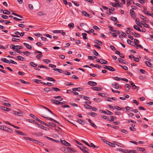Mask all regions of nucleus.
I'll list each match as a JSON object with an SVG mask.
<instances>
[{
  "instance_id": "1",
  "label": "nucleus",
  "mask_w": 153,
  "mask_h": 153,
  "mask_svg": "<svg viewBox=\"0 0 153 153\" xmlns=\"http://www.w3.org/2000/svg\"><path fill=\"white\" fill-rule=\"evenodd\" d=\"M20 112L18 111H13V114L15 115H16L19 116H23L24 112L23 111L19 110Z\"/></svg>"
},
{
  "instance_id": "2",
  "label": "nucleus",
  "mask_w": 153,
  "mask_h": 153,
  "mask_svg": "<svg viewBox=\"0 0 153 153\" xmlns=\"http://www.w3.org/2000/svg\"><path fill=\"white\" fill-rule=\"evenodd\" d=\"M19 47V49H21L22 48V47L19 45L15 46L14 45H10V48L13 50H18V47Z\"/></svg>"
},
{
  "instance_id": "3",
  "label": "nucleus",
  "mask_w": 153,
  "mask_h": 153,
  "mask_svg": "<svg viewBox=\"0 0 153 153\" xmlns=\"http://www.w3.org/2000/svg\"><path fill=\"white\" fill-rule=\"evenodd\" d=\"M103 141L104 142H106V143L107 144H108L111 147H115V144H114L113 143H111L108 142V141H107V140H103Z\"/></svg>"
},
{
  "instance_id": "4",
  "label": "nucleus",
  "mask_w": 153,
  "mask_h": 153,
  "mask_svg": "<svg viewBox=\"0 0 153 153\" xmlns=\"http://www.w3.org/2000/svg\"><path fill=\"white\" fill-rule=\"evenodd\" d=\"M130 13L131 17L133 18H135L136 17L135 13L133 10L131 9L130 10Z\"/></svg>"
},
{
  "instance_id": "5",
  "label": "nucleus",
  "mask_w": 153,
  "mask_h": 153,
  "mask_svg": "<svg viewBox=\"0 0 153 153\" xmlns=\"http://www.w3.org/2000/svg\"><path fill=\"white\" fill-rule=\"evenodd\" d=\"M112 86L113 87L117 89H118L120 88L119 85L116 82L113 83L112 84Z\"/></svg>"
},
{
  "instance_id": "6",
  "label": "nucleus",
  "mask_w": 153,
  "mask_h": 153,
  "mask_svg": "<svg viewBox=\"0 0 153 153\" xmlns=\"http://www.w3.org/2000/svg\"><path fill=\"white\" fill-rule=\"evenodd\" d=\"M61 143L63 144H64L66 146H70L71 145L69 143L67 142L66 141H65V140H61Z\"/></svg>"
},
{
  "instance_id": "7",
  "label": "nucleus",
  "mask_w": 153,
  "mask_h": 153,
  "mask_svg": "<svg viewBox=\"0 0 153 153\" xmlns=\"http://www.w3.org/2000/svg\"><path fill=\"white\" fill-rule=\"evenodd\" d=\"M88 84L92 86H96L97 84V83L96 82L91 81H89L88 82Z\"/></svg>"
},
{
  "instance_id": "8",
  "label": "nucleus",
  "mask_w": 153,
  "mask_h": 153,
  "mask_svg": "<svg viewBox=\"0 0 153 153\" xmlns=\"http://www.w3.org/2000/svg\"><path fill=\"white\" fill-rule=\"evenodd\" d=\"M0 108L4 111H9L11 110L10 108H8L4 106H0Z\"/></svg>"
},
{
  "instance_id": "9",
  "label": "nucleus",
  "mask_w": 153,
  "mask_h": 153,
  "mask_svg": "<svg viewBox=\"0 0 153 153\" xmlns=\"http://www.w3.org/2000/svg\"><path fill=\"white\" fill-rule=\"evenodd\" d=\"M30 117H32V118L38 121L40 123L41 122V120L38 119L37 117H36L33 114H30Z\"/></svg>"
},
{
  "instance_id": "10",
  "label": "nucleus",
  "mask_w": 153,
  "mask_h": 153,
  "mask_svg": "<svg viewBox=\"0 0 153 153\" xmlns=\"http://www.w3.org/2000/svg\"><path fill=\"white\" fill-rule=\"evenodd\" d=\"M15 132L17 134L19 135L24 136L26 135V134H25L23 133V132L20 131L15 130Z\"/></svg>"
},
{
  "instance_id": "11",
  "label": "nucleus",
  "mask_w": 153,
  "mask_h": 153,
  "mask_svg": "<svg viewBox=\"0 0 153 153\" xmlns=\"http://www.w3.org/2000/svg\"><path fill=\"white\" fill-rule=\"evenodd\" d=\"M51 101L53 103L56 105H60V102H59L57 100H51Z\"/></svg>"
},
{
  "instance_id": "12",
  "label": "nucleus",
  "mask_w": 153,
  "mask_h": 153,
  "mask_svg": "<svg viewBox=\"0 0 153 153\" xmlns=\"http://www.w3.org/2000/svg\"><path fill=\"white\" fill-rule=\"evenodd\" d=\"M87 120L89 121V122L90 123V125L92 126L93 127L95 128H96L97 127V126H96L94 124L92 123V121L89 119H87Z\"/></svg>"
},
{
  "instance_id": "13",
  "label": "nucleus",
  "mask_w": 153,
  "mask_h": 153,
  "mask_svg": "<svg viewBox=\"0 0 153 153\" xmlns=\"http://www.w3.org/2000/svg\"><path fill=\"white\" fill-rule=\"evenodd\" d=\"M27 140L29 141H31L37 144V143H38V141L36 140L31 138L30 137H28L27 138Z\"/></svg>"
},
{
  "instance_id": "14",
  "label": "nucleus",
  "mask_w": 153,
  "mask_h": 153,
  "mask_svg": "<svg viewBox=\"0 0 153 153\" xmlns=\"http://www.w3.org/2000/svg\"><path fill=\"white\" fill-rule=\"evenodd\" d=\"M131 34H132V35L136 37H140L141 36L139 34L135 32L132 33Z\"/></svg>"
},
{
  "instance_id": "15",
  "label": "nucleus",
  "mask_w": 153,
  "mask_h": 153,
  "mask_svg": "<svg viewBox=\"0 0 153 153\" xmlns=\"http://www.w3.org/2000/svg\"><path fill=\"white\" fill-rule=\"evenodd\" d=\"M73 91H80L83 90V89L80 87L77 88H74L72 89Z\"/></svg>"
},
{
  "instance_id": "16",
  "label": "nucleus",
  "mask_w": 153,
  "mask_h": 153,
  "mask_svg": "<svg viewBox=\"0 0 153 153\" xmlns=\"http://www.w3.org/2000/svg\"><path fill=\"white\" fill-rule=\"evenodd\" d=\"M111 19L115 22L116 23L119 22L118 20L117 19V18L111 16Z\"/></svg>"
},
{
  "instance_id": "17",
  "label": "nucleus",
  "mask_w": 153,
  "mask_h": 153,
  "mask_svg": "<svg viewBox=\"0 0 153 153\" xmlns=\"http://www.w3.org/2000/svg\"><path fill=\"white\" fill-rule=\"evenodd\" d=\"M23 44L28 49H31L32 48V47L30 45L27 43H24Z\"/></svg>"
},
{
  "instance_id": "18",
  "label": "nucleus",
  "mask_w": 153,
  "mask_h": 153,
  "mask_svg": "<svg viewBox=\"0 0 153 153\" xmlns=\"http://www.w3.org/2000/svg\"><path fill=\"white\" fill-rule=\"evenodd\" d=\"M45 137H46V138L48 139V140H52V141H54V142H57V143H58V142H59V141H58V140H56L55 139H53L52 138H51V137H48V136H45Z\"/></svg>"
},
{
  "instance_id": "19",
  "label": "nucleus",
  "mask_w": 153,
  "mask_h": 153,
  "mask_svg": "<svg viewBox=\"0 0 153 153\" xmlns=\"http://www.w3.org/2000/svg\"><path fill=\"white\" fill-rule=\"evenodd\" d=\"M91 88L97 91H99L102 90V89L100 88L96 87H92Z\"/></svg>"
},
{
  "instance_id": "20",
  "label": "nucleus",
  "mask_w": 153,
  "mask_h": 153,
  "mask_svg": "<svg viewBox=\"0 0 153 153\" xmlns=\"http://www.w3.org/2000/svg\"><path fill=\"white\" fill-rule=\"evenodd\" d=\"M43 117L45 118H49V119H48V120H50L51 121H53L54 122H55L56 123L59 124V122L57 121L56 120H55L54 119L52 118L48 117Z\"/></svg>"
},
{
  "instance_id": "21",
  "label": "nucleus",
  "mask_w": 153,
  "mask_h": 153,
  "mask_svg": "<svg viewBox=\"0 0 153 153\" xmlns=\"http://www.w3.org/2000/svg\"><path fill=\"white\" fill-rule=\"evenodd\" d=\"M82 14L85 16H88L90 18L91 17L90 16V15H89L88 13L86 11H83L82 12Z\"/></svg>"
},
{
  "instance_id": "22",
  "label": "nucleus",
  "mask_w": 153,
  "mask_h": 153,
  "mask_svg": "<svg viewBox=\"0 0 153 153\" xmlns=\"http://www.w3.org/2000/svg\"><path fill=\"white\" fill-rule=\"evenodd\" d=\"M77 122L80 124L84 125L85 124V122L82 120L78 119Z\"/></svg>"
},
{
  "instance_id": "23",
  "label": "nucleus",
  "mask_w": 153,
  "mask_h": 153,
  "mask_svg": "<svg viewBox=\"0 0 153 153\" xmlns=\"http://www.w3.org/2000/svg\"><path fill=\"white\" fill-rule=\"evenodd\" d=\"M101 62H100V63L101 64H107L108 63L107 62L102 59H101Z\"/></svg>"
},
{
  "instance_id": "24",
  "label": "nucleus",
  "mask_w": 153,
  "mask_h": 153,
  "mask_svg": "<svg viewBox=\"0 0 153 153\" xmlns=\"http://www.w3.org/2000/svg\"><path fill=\"white\" fill-rule=\"evenodd\" d=\"M46 79L48 80L53 82H55L56 81V80L54 79L51 77H47L46 78Z\"/></svg>"
},
{
  "instance_id": "25",
  "label": "nucleus",
  "mask_w": 153,
  "mask_h": 153,
  "mask_svg": "<svg viewBox=\"0 0 153 153\" xmlns=\"http://www.w3.org/2000/svg\"><path fill=\"white\" fill-rule=\"evenodd\" d=\"M1 61L6 62L7 63H9L10 64L9 61L6 58H2L1 59Z\"/></svg>"
},
{
  "instance_id": "26",
  "label": "nucleus",
  "mask_w": 153,
  "mask_h": 153,
  "mask_svg": "<svg viewBox=\"0 0 153 153\" xmlns=\"http://www.w3.org/2000/svg\"><path fill=\"white\" fill-rule=\"evenodd\" d=\"M7 128V127L3 126H0V129L3 130L4 131H6V129Z\"/></svg>"
},
{
  "instance_id": "27",
  "label": "nucleus",
  "mask_w": 153,
  "mask_h": 153,
  "mask_svg": "<svg viewBox=\"0 0 153 153\" xmlns=\"http://www.w3.org/2000/svg\"><path fill=\"white\" fill-rule=\"evenodd\" d=\"M94 42L98 44L99 45L101 46L102 45V43L101 42L97 40H95Z\"/></svg>"
},
{
  "instance_id": "28",
  "label": "nucleus",
  "mask_w": 153,
  "mask_h": 153,
  "mask_svg": "<svg viewBox=\"0 0 153 153\" xmlns=\"http://www.w3.org/2000/svg\"><path fill=\"white\" fill-rule=\"evenodd\" d=\"M141 24L144 26V27L149 28V26L146 23L144 22L143 21H142L141 22Z\"/></svg>"
},
{
  "instance_id": "29",
  "label": "nucleus",
  "mask_w": 153,
  "mask_h": 153,
  "mask_svg": "<svg viewBox=\"0 0 153 153\" xmlns=\"http://www.w3.org/2000/svg\"><path fill=\"white\" fill-rule=\"evenodd\" d=\"M88 114H89L93 117H96L97 116V114L96 113L93 112H91Z\"/></svg>"
},
{
  "instance_id": "30",
  "label": "nucleus",
  "mask_w": 153,
  "mask_h": 153,
  "mask_svg": "<svg viewBox=\"0 0 153 153\" xmlns=\"http://www.w3.org/2000/svg\"><path fill=\"white\" fill-rule=\"evenodd\" d=\"M30 65L31 66H32V67H36V66H37V64L33 62H30Z\"/></svg>"
},
{
  "instance_id": "31",
  "label": "nucleus",
  "mask_w": 153,
  "mask_h": 153,
  "mask_svg": "<svg viewBox=\"0 0 153 153\" xmlns=\"http://www.w3.org/2000/svg\"><path fill=\"white\" fill-rule=\"evenodd\" d=\"M108 70L111 71H115V69L111 66H109Z\"/></svg>"
},
{
  "instance_id": "32",
  "label": "nucleus",
  "mask_w": 153,
  "mask_h": 153,
  "mask_svg": "<svg viewBox=\"0 0 153 153\" xmlns=\"http://www.w3.org/2000/svg\"><path fill=\"white\" fill-rule=\"evenodd\" d=\"M133 27L134 29L136 30H137L139 31H141V30L140 29L139 27H138V26L136 25H134Z\"/></svg>"
},
{
  "instance_id": "33",
  "label": "nucleus",
  "mask_w": 153,
  "mask_h": 153,
  "mask_svg": "<svg viewBox=\"0 0 153 153\" xmlns=\"http://www.w3.org/2000/svg\"><path fill=\"white\" fill-rule=\"evenodd\" d=\"M17 59L20 61H23L24 59V58L20 56H17Z\"/></svg>"
},
{
  "instance_id": "34",
  "label": "nucleus",
  "mask_w": 153,
  "mask_h": 153,
  "mask_svg": "<svg viewBox=\"0 0 153 153\" xmlns=\"http://www.w3.org/2000/svg\"><path fill=\"white\" fill-rule=\"evenodd\" d=\"M3 13L7 15H10V12L6 10H4L3 11Z\"/></svg>"
},
{
  "instance_id": "35",
  "label": "nucleus",
  "mask_w": 153,
  "mask_h": 153,
  "mask_svg": "<svg viewBox=\"0 0 153 153\" xmlns=\"http://www.w3.org/2000/svg\"><path fill=\"white\" fill-rule=\"evenodd\" d=\"M54 98L55 99H58L59 100L62 101L63 100V99L60 96H54Z\"/></svg>"
},
{
  "instance_id": "36",
  "label": "nucleus",
  "mask_w": 153,
  "mask_h": 153,
  "mask_svg": "<svg viewBox=\"0 0 153 153\" xmlns=\"http://www.w3.org/2000/svg\"><path fill=\"white\" fill-rule=\"evenodd\" d=\"M82 35L83 36V38L84 39H87V38L86 37L87 34L86 33H83L82 34Z\"/></svg>"
},
{
  "instance_id": "37",
  "label": "nucleus",
  "mask_w": 153,
  "mask_h": 153,
  "mask_svg": "<svg viewBox=\"0 0 153 153\" xmlns=\"http://www.w3.org/2000/svg\"><path fill=\"white\" fill-rule=\"evenodd\" d=\"M40 54L37 55L36 56V58L39 60L40 59V58L43 56L42 53H39Z\"/></svg>"
},
{
  "instance_id": "38",
  "label": "nucleus",
  "mask_w": 153,
  "mask_h": 153,
  "mask_svg": "<svg viewBox=\"0 0 153 153\" xmlns=\"http://www.w3.org/2000/svg\"><path fill=\"white\" fill-rule=\"evenodd\" d=\"M90 146H89V147H91V146L93 147L94 148L96 149H97L99 148V147L97 146H96L94 145L93 143H91L90 144Z\"/></svg>"
},
{
  "instance_id": "39",
  "label": "nucleus",
  "mask_w": 153,
  "mask_h": 153,
  "mask_svg": "<svg viewBox=\"0 0 153 153\" xmlns=\"http://www.w3.org/2000/svg\"><path fill=\"white\" fill-rule=\"evenodd\" d=\"M140 18L143 19L144 21H146V17H145L141 15V14L140 15Z\"/></svg>"
},
{
  "instance_id": "40",
  "label": "nucleus",
  "mask_w": 153,
  "mask_h": 153,
  "mask_svg": "<svg viewBox=\"0 0 153 153\" xmlns=\"http://www.w3.org/2000/svg\"><path fill=\"white\" fill-rule=\"evenodd\" d=\"M20 81L22 82V83L24 84H30V82H27L25 81L24 80H22V79H20Z\"/></svg>"
},
{
  "instance_id": "41",
  "label": "nucleus",
  "mask_w": 153,
  "mask_h": 153,
  "mask_svg": "<svg viewBox=\"0 0 153 153\" xmlns=\"http://www.w3.org/2000/svg\"><path fill=\"white\" fill-rule=\"evenodd\" d=\"M22 53L25 55H26L27 56L29 55L30 54V53L29 52L27 51L23 52Z\"/></svg>"
},
{
  "instance_id": "42",
  "label": "nucleus",
  "mask_w": 153,
  "mask_h": 153,
  "mask_svg": "<svg viewBox=\"0 0 153 153\" xmlns=\"http://www.w3.org/2000/svg\"><path fill=\"white\" fill-rule=\"evenodd\" d=\"M12 41L13 42H19L20 41V39H17L13 38H12Z\"/></svg>"
},
{
  "instance_id": "43",
  "label": "nucleus",
  "mask_w": 153,
  "mask_h": 153,
  "mask_svg": "<svg viewBox=\"0 0 153 153\" xmlns=\"http://www.w3.org/2000/svg\"><path fill=\"white\" fill-rule=\"evenodd\" d=\"M132 1V0H127V3L128 6H129L131 4Z\"/></svg>"
},
{
  "instance_id": "44",
  "label": "nucleus",
  "mask_w": 153,
  "mask_h": 153,
  "mask_svg": "<svg viewBox=\"0 0 153 153\" xmlns=\"http://www.w3.org/2000/svg\"><path fill=\"white\" fill-rule=\"evenodd\" d=\"M38 67L41 68H45L46 69H49V68H48L47 67L43 65H39L38 66Z\"/></svg>"
},
{
  "instance_id": "45",
  "label": "nucleus",
  "mask_w": 153,
  "mask_h": 153,
  "mask_svg": "<svg viewBox=\"0 0 153 153\" xmlns=\"http://www.w3.org/2000/svg\"><path fill=\"white\" fill-rule=\"evenodd\" d=\"M53 89L56 91H60V89L57 88L53 87Z\"/></svg>"
},
{
  "instance_id": "46",
  "label": "nucleus",
  "mask_w": 153,
  "mask_h": 153,
  "mask_svg": "<svg viewBox=\"0 0 153 153\" xmlns=\"http://www.w3.org/2000/svg\"><path fill=\"white\" fill-rule=\"evenodd\" d=\"M134 42L135 45H138V44L140 43L139 40L136 39H134Z\"/></svg>"
},
{
  "instance_id": "47",
  "label": "nucleus",
  "mask_w": 153,
  "mask_h": 153,
  "mask_svg": "<svg viewBox=\"0 0 153 153\" xmlns=\"http://www.w3.org/2000/svg\"><path fill=\"white\" fill-rule=\"evenodd\" d=\"M94 100L95 102H100L101 101V100L100 99H97L96 98H94Z\"/></svg>"
},
{
  "instance_id": "48",
  "label": "nucleus",
  "mask_w": 153,
  "mask_h": 153,
  "mask_svg": "<svg viewBox=\"0 0 153 153\" xmlns=\"http://www.w3.org/2000/svg\"><path fill=\"white\" fill-rule=\"evenodd\" d=\"M119 66L122 67L125 70H128V67L126 66H122L120 65H119Z\"/></svg>"
},
{
  "instance_id": "49",
  "label": "nucleus",
  "mask_w": 153,
  "mask_h": 153,
  "mask_svg": "<svg viewBox=\"0 0 153 153\" xmlns=\"http://www.w3.org/2000/svg\"><path fill=\"white\" fill-rule=\"evenodd\" d=\"M145 63L148 66L150 67L151 66V63L148 61H145Z\"/></svg>"
},
{
  "instance_id": "50",
  "label": "nucleus",
  "mask_w": 153,
  "mask_h": 153,
  "mask_svg": "<svg viewBox=\"0 0 153 153\" xmlns=\"http://www.w3.org/2000/svg\"><path fill=\"white\" fill-rule=\"evenodd\" d=\"M37 15L38 16H41L44 15H45V14L43 12H39L38 13Z\"/></svg>"
},
{
  "instance_id": "51",
  "label": "nucleus",
  "mask_w": 153,
  "mask_h": 153,
  "mask_svg": "<svg viewBox=\"0 0 153 153\" xmlns=\"http://www.w3.org/2000/svg\"><path fill=\"white\" fill-rule=\"evenodd\" d=\"M143 12L148 16H149L150 13H149V11L146 10H143Z\"/></svg>"
},
{
  "instance_id": "52",
  "label": "nucleus",
  "mask_w": 153,
  "mask_h": 153,
  "mask_svg": "<svg viewBox=\"0 0 153 153\" xmlns=\"http://www.w3.org/2000/svg\"><path fill=\"white\" fill-rule=\"evenodd\" d=\"M9 62H10V63H12V64H16V65L17 64V63L16 62H15L14 61H13V60H12V59L10 60V61H9Z\"/></svg>"
},
{
  "instance_id": "53",
  "label": "nucleus",
  "mask_w": 153,
  "mask_h": 153,
  "mask_svg": "<svg viewBox=\"0 0 153 153\" xmlns=\"http://www.w3.org/2000/svg\"><path fill=\"white\" fill-rule=\"evenodd\" d=\"M122 152L125 153H131L130 150V151L127 150H123Z\"/></svg>"
},
{
  "instance_id": "54",
  "label": "nucleus",
  "mask_w": 153,
  "mask_h": 153,
  "mask_svg": "<svg viewBox=\"0 0 153 153\" xmlns=\"http://www.w3.org/2000/svg\"><path fill=\"white\" fill-rule=\"evenodd\" d=\"M1 16L3 18L5 19H7L8 18V16L5 15H2Z\"/></svg>"
},
{
  "instance_id": "55",
  "label": "nucleus",
  "mask_w": 153,
  "mask_h": 153,
  "mask_svg": "<svg viewBox=\"0 0 153 153\" xmlns=\"http://www.w3.org/2000/svg\"><path fill=\"white\" fill-rule=\"evenodd\" d=\"M6 131H7V132H12L13 130L10 128L7 127V128L6 129Z\"/></svg>"
},
{
  "instance_id": "56",
  "label": "nucleus",
  "mask_w": 153,
  "mask_h": 153,
  "mask_svg": "<svg viewBox=\"0 0 153 153\" xmlns=\"http://www.w3.org/2000/svg\"><path fill=\"white\" fill-rule=\"evenodd\" d=\"M35 123L37 124L39 127L40 128H43L44 127L41 124H39L35 122Z\"/></svg>"
},
{
  "instance_id": "57",
  "label": "nucleus",
  "mask_w": 153,
  "mask_h": 153,
  "mask_svg": "<svg viewBox=\"0 0 153 153\" xmlns=\"http://www.w3.org/2000/svg\"><path fill=\"white\" fill-rule=\"evenodd\" d=\"M94 54L96 56H98L99 55V53L97 52L95 50L93 51Z\"/></svg>"
},
{
  "instance_id": "58",
  "label": "nucleus",
  "mask_w": 153,
  "mask_h": 153,
  "mask_svg": "<svg viewBox=\"0 0 153 153\" xmlns=\"http://www.w3.org/2000/svg\"><path fill=\"white\" fill-rule=\"evenodd\" d=\"M68 26L70 27L73 28V27H74V23H71V24H69L68 25Z\"/></svg>"
},
{
  "instance_id": "59",
  "label": "nucleus",
  "mask_w": 153,
  "mask_h": 153,
  "mask_svg": "<svg viewBox=\"0 0 153 153\" xmlns=\"http://www.w3.org/2000/svg\"><path fill=\"white\" fill-rule=\"evenodd\" d=\"M44 90L46 92L51 91V90H50V88H45L44 89Z\"/></svg>"
},
{
  "instance_id": "60",
  "label": "nucleus",
  "mask_w": 153,
  "mask_h": 153,
  "mask_svg": "<svg viewBox=\"0 0 153 153\" xmlns=\"http://www.w3.org/2000/svg\"><path fill=\"white\" fill-rule=\"evenodd\" d=\"M44 62L46 63H48V62L49 63L51 62V60L47 59H45L43 60Z\"/></svg>"
},
{
  "instance_id": "61",
  "label": "nucleus",
  "mask_w": 153,
  "mask_h": 153,
  "mask_svg": "<svg viewBox=\"0 0 153 153\" xmlns=\"http://www.w3.org/2000/svg\"><path fill=\"white\" fill-rule=\"evenodd\" d=\"M49 123L51 126H52L54 127H56V125L55 123L52 122H49Z\"/></svg>"
},
{
  "instance_id": "62",
  "label": "nucleus",
  "mask_w": 153,
  "mask_h": 153,
  "mask_svg": "<svg viewBox=\"0 0 153 153\" xmlns=\"http://www.w3.org/2000/svg\"><path fill=\"white\" fill-rule=\"evenodd\" d=\"M3 105L5 106L10 107L11 105L9 103H4Z\"/></svg>"
},
{
  "instance_id": "63",
  "label": "nucleus",
  "mask_w": 153,
  "mask_h": 153,
  "mask_svg": "<svg viewBox=\"0 0 153 153\" xmlns=\"http://www.w3.org/2000/svg\"><path fill=\"white\" fill-rule=\"evenodd\" d=\"M138 109L139 110H146V109H145L143 107L141 106H139V107H138Z\"/></svg>"
},
{
  "instance_id": "64",
  "label": "nucleus",
  "mask_w": 153,
  "mask_h": 153,
  "mask_svg": "<svg viewBox=\"0 0 153 153\" xmlns=\"http://www.w3.org/2000/svg\"><path fill=\"white\" fill-rule=\"evenodd\" d=\"M138 151L137 150H130V152H131V153H137V152H138Z\"/></svg>"
}]
</instances>
